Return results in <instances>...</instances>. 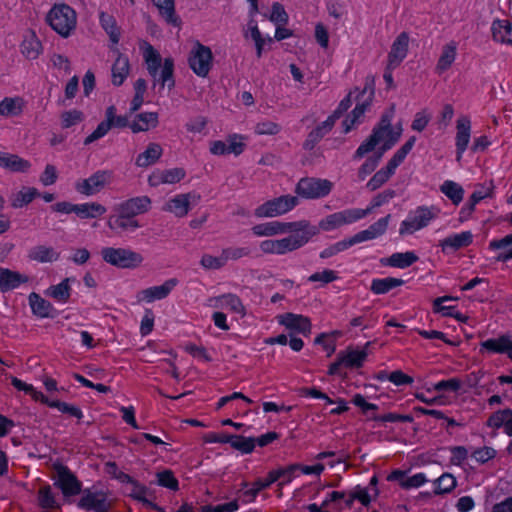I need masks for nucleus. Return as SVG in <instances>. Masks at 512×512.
Masks as SVG:
<instances>
[{
  "label": "nucleus",
  "instance_id": "45",
  "mask_svg": "<svg viewBox=\"0 0 512 512\" xmlns=\"http://www.w3.org/2000/svg\"><path fill=\"white\" fill-rule=\"evenodd\" d=\"M155 6L158 8L161 16L165 21L174 26H179L180 21L175 15L174 0H152Z\"/></svg>",
  "mask_w": 512,
  "mask_h": 512
},
{
  "label": "nucleus",
  "instance_id": "53",
  "mask_svg": "<svg viewBox=\"0 0 512 512\" xmlns=\"http://www.w3.org/2000/svg\"><path fill=\"white\" fill-rule=\"evenodd\" d=\"M230 445L241 453H251L255 448V438L232 435Z\"/></svg>",
  "mask_w": 512,
  "mask_h": 512
},
{
  "label": "nucleus",
  "instance_id": "31",
  "mask_svg": "<svg viewBox=\"0 0 512 512\" xmlns=\"http://www.w3.org/2000/svg\"><path fill=\"white\" fill-rule=\"evenodd\" d=\"M25 108V100L19 96L5 97L0 100V116L4 118L19 117Z\"/></svg>",
  "mask_w": 512,
  "mask_h": 512
},
{
  "label": "nucleus",
  "instance_id": "54",
  "mask_svg": "<svg viewBox=\"0 0 512 512\" xmlns=\"http://www.w3.org/2000/svg\"><path fill=\"white\" fill-rule=\"evenodd\" d=\"M79 506L85 509L105 507V497L101 493H87L80 500Z\"/></svg>",
  "mask_w": 512,
  "mask_h": 512
},
{
  "label": "nucleus",
  "instance_id": "19",
  "mask_svg": "<svg viewBox=\"0 0 512 512\" xmlns=\"http://www.w3.org/2000/svg\"><path fill=\"white\" fill-rule=\"evenodd\" d=\"M163 153L164 148L160 143L149 142L144 149L136 155L134 164L137 168L146 169L157 164L162 158Z\"/></svg>",
  "mask_w": 512,
  "mask_h": 512
},
{
  "label": "nucleus",
  "instance_id": "14",
  "mask_svg": "<svg viewBox=\"0 0 512 512\" xmlns=\"http://www.w3.org/2000/svg\"><path fill=\"white\" fill-rule=\"evenodd\" d=\"M333 186V182L328 179L303 178L297 183L296 193L305 199H319L329 195Z\"/></svg>",
  "mask_w": 512,
  "mask_h": 512
},
{
  "label": "nucleus",
  "instance_id": "34",
  "mask_svg": "<svg viewBox=\"0 0 512 512\" xmlns=\"http://www.w3.org/2000/svg\"><path fill=\"white\" fill-rule=\"evenodd\" d=\"M99 21L101 27L109 37V40L112 44L111 48L114 50L115 46L119 43L121 36V31L115 18L108 13L101 12L99 15Z\"/></svg>",
  "mask_w": 512,
  "mask_h": 512
},
{
  "label": "nucleus",
  "instance_id": "18",
  "mask_svg": "<svg viewBox=\"0 0 512 512\" xmlns=\"http://www.w3.org/2000/svg\"><path fill=\"white\" fill-rule=\"evenodd\" d=\"M178 281L175 278L168 279L160 285L151 286L138 292L137 300L143 303H153L168 297L172 290L177 286Z\"/></svg>",
  "mask_w": 512,
  "mask_h": 512
},
{
  "label": "nucleus",
  "instance_id": "52",
  "mask_svg": "<svg viewBox=\"0 0 512 512\" xmlns=\"http://www.w3.org/2000/svg\"><path fill=\"white\" fill-rule=\"evenodd\" d=\"M84 120V113L78 109L65 111L60 116L61 126L65 129L80 124Z\"/></svg>",
  "mask_w": 512,
  "mask_h": 512
},
{
  "label": "nucleus",
  "instance_id": "64",
  "mask_svg": "<svg viewBox=\"0 0 512 512\" xmlns=\"http://www.w3.org/2000/svg\"><path fill=\"white\" fill-rule=\"evenodd\" d=\"M58 179V170L54 165L48 164L45 166L44 171L40 175V182L43 186H51L56 183Z\"/></svg>",
  "mask_w": 512,
  "mask_h": 512
},
{
  "label": "nucleus",
  "instance_id": "61",
  "mask_svg": "<svg viewBox=\"0 0 512 512\" xmlns=\"http://www.w3.org/2000/svg\"><path fill=\"white\" fill-rule=\"evenodd\" d=\"M511 416V410L510 409H504L497 411L493 413L490 418L488 419V426L493 428H500L501 426H504V429H506L507 420L508 417Z\"/></svg>",
  "mask_w": 512,
  "mask_h": 512
},
{
  "label": "nucleus",
  "instance_id": "1",
  "mask_svg": "<svg viewBox=\"0 0 512 512\" xmlns=\"http://www.w3.org/2000/svg\"><path fill=\"white\" fill-rule=\"evenodd\" d=\"M251 233L255 237L287 235L278 239H266L259 244V249L264 254L284 255L306 245L318 233V228L306 220H273L253 225Z\"/></svg>",
  "mask_w": 512,
  "mask_h": 512
},
{
  "label": "nucleus",
  "instance_id": "27",
  "mask_svg": "<svg viewBox=\"0 0 512 512\" xmlns=\"http://www.w3.org/2000/svg\"><path fill=\"white\" fill-rule=\"evenodd\" d=\"M207 305L214 309H225L236 314H243L244 307L240 299L235 295H222L208 299Z\"/></svg>",
  "mask_w": 512,
  "mask_h": 512
},
{
  "label": "nucleus",
  "instance_id": "24",
  "mask_svg": "<svg viewBox=\"0 0 512 512\" xmlns=\"http://www.w3.org/2000/svg\"><path fill=\"white\" fill-rule=\"evenodd\" d=\"M107 213V207L97 201L78 203L77 218L83 221H99Z\"/></svg>",
  "mask_w": 512,
  "mask_h": 512
},
{
  "label": "nucleus",
  "instance_id": "22",
  "mask_svg": "<svg viewBox=\"0 0 512 512\" xmlns=\"http://www.w3.org/2000/svg\"><path fill=\"white\" fill-rule=\"evenodd\" d=\"M389 222L390 215L380 218L372 225H370L367 229L359 231L355 235L351 236L353 244L356 245L362 242L371 241L379 238L386 232Z\"/></svg>",
  "mask_w": 512,
  "mask_h": 512
},
{
  "label": "nucleus",
  "instance_id": "58",
  "mask_svg": "<svg viewBox=\"0 0 512 512\" xmlns=\"http://www.w3.org/2000/svg\"><path fill=\"white\" fill-rule=\"evenodd\" d=\"M297 471H299L298 465L294 464L287 468L273 470L272 474L277 475V481L281 480L279 486H283L292 482V480L297 476Z\"/></svg>",
  "mask_w": 512,
  "mask_h": 512
},
{
  "label": "nucleus",
  "instance_id": "9",
  "mask_svg": "<svg viewBox=\"0 0 512 512\" xmlns=\"http://www.w3.org/2000/svg\"><path fill=\"white\" fill-rule=\"evenodd\" d=\"M127 126L128 118L124 115H118L117 108L114 105H110L105 109L104 119L85 137L83 143L88 146L105 137L112 128H125Z\"/></svg>",
  "mask_w": 512,
  "mask_h": 512
},
{
  "label": "nucleus",
  "instance_id": "50",
  "mask_svg": "<svg viewBox=\"0 0 512 512\" xmlns=\"http://www.w3.org/2000/svg\"><path fill=\"white\" fill-rule=\"evenodd\" d=\"M337 213L343 226L351 225L367 217V211L361 208H348L338 211Z\"/></svg>",
  "mask_w": 512,
  "mask_h": 512
},
{
  "label": "nucleus",
  "instance_id": "28",
  "mask_svg": "<svg viewBox=\"0 0 512 512\" xmlns=\"http://www.w3.org/2000/svg\"><path fill=\"white\" fill-rule=\"evenodd\" d=\"M73 282L74 278H64L58 284L48 287L44 293L46 296L54 299L57 303L66 304L71 297V286Z\"/></svg>",
  "mask_w": 512,
  "mask_h": 512
},
{
  "label": "nucleus",
  "instance_id": "13",
  "mask_svg": "<svg viewBox=\"0 0 512 512\" xmlns=\"http://www.w3.org/2000/svg\"><path fill=\"white\" fill-rule=\"evenodd\" d=\"M112 180L113 172L111 170L102 169L87 178L77 180L74 184V188L80 195L90 197L100 193L105 187L110 185Z\"/></svg>",
  "mask_w": 512,
  "mask_h": 512
},
{
  "label": "nucleus",
  "instance_id": "51",
  "mask_svg": "<svg viewBox=\"0 0 512 512\" xmlns=\"http://www.w3.org/2000/svg\"><path fill=\"white\" fill-rule=\"evenodd\" d=\"M44 404L51 408L57 409L61 413L68 414L78 419L83 417L82 411L75 405H71L60 400H51L50 398H48V402H44Z\"/></svg>",
  "mask_w": 512,
  "mask_h": 512
},
{
  "label": "nucleus",
  "instance_id": "23",
  "mask_svg": "<svg viewBox=\"0 0 512 512\" xmlns=\"http://www.w3.org/2000/svg\"><path fill=\"white\" fill-rule=\"evenodd\" d=\"M20 52L28 60H35L42 53V44L35 31L27 29L22 35Z\"/></svg>",
  "mask_w": 512,
  "mask_h": 512
},
{
  "label": "nucleus",
  "instance_id": "33",
  "mask_svg": "<svg viewBox=\"0 0 512 512\" xmlns=\"http://www.w3.org/2000/svg\"><path fill=\"white\" fill-rule=\"evenodd\" d=\"M339 118L337 109L330 114L325 120L318 123L316 127L310 132L306 146H313L314 143L319 141L324 135H326L334 126L335 122Z\"/></svg>",
  "mask_w": 512,
  "mask_h": 512
},
{
  "label": "nucleus",
  "instance_id": "42",
  "mask_svg": "<svg viewBox=\"0 0 512 512\" xmlns=\"http://www.w3.org/2000/svg\"><path fill=\"white\" fill-rule=\"evenodd\" d=\"M59 256V253L55 249L48 246H37L29 252V258L40 263L57 261Z\"/></svg>",
  "mask_w": 512,
  "mask_h": 512
},
{
  "label": "nucleus",
  "instance_id": "26",
  "mask_svg": "<svg viewBox=\"0 0 512 512\" xmlns=\"http://www.w3.org/2000/svg\"><path fill=\"white\" fill-rule=\"evenodd\" d=\"M55 484L61 489L64 496L76 495L80 491V484L64 467L57 469Z\"/></svg>",
  "mask_w": 512,
  "mask_h": 512
},
{
  "label": "nucleus",
  "instance_id": "38",
  "mask_svg": "<svg viewBox=\"0 0 512 512\" xmlns=\"http://www.w3.org/2000/svg\"><path fill=\"white\" fill-rule=\"evenodd\" d=\"M416 142L415 137H410L390 158L385 168L392 174L396 172V169L404 162L407 155L412 150Z\"/></svg>",
  "mask_w": 512,
  "mask_h": 512
},
{
  "label": "nucleus",
  "instance_id": "35",
  "mask_svg": "<svg viewBox=\"0 0 512 512\" xmlns=\"http://www.w3.org/2000/svg\"><path fill=\"white\" fill-rule=\"evenodd\" d=\"M32 313L39 318H48L53 315V305L37 293H31L28 297Z\"/></svg>",
  "mask_w": 512,
  "mask_h": 512
},
{
  "label": "nucleus",
  "instance_id": "30",
  "mask_svg": "<svg viewBox=\"0 0 512 512\" xmlns=\"http://www.w3.org/2000/svg\"><path fill=\"white\" fill-rule=\"evenodd\" d=\"M117 52V57L111 68V81L115 86L122 85L130 73V63L127 56Z\"/></svg>",
  "mask_w": 512,
  "mask_h": 512
},
{
  "label": "nucleus",
  "instance_id": "29",
  "mask_svg": "<svg viewBox=\"0 0 512 512\" xmlns=\"http://www.w3.org/2000/svg\"><path fill=\"white\" fill-rule=\"evenodd\" d=\"M29 281L28 276L8 268H0V290L7 292Z\"/></svg>",
  "mask_w": 512,
  "mask_h": 512
},
{
  "label": "nucleus",
  "instance_id": "21",
  "mask_svg": "<svg viewBox=\"0 0 512 512\" xmlns=\"http://www.w3.org/2000/svg\"><path fill=\"white\" fill-rule=\"evenodd\" d=\"M409 49V36L401 33L394 40L388 54L387 69L393 70L406 58Z\"/></svg>",
  "mask_w": 512,
  "mask_h": 512
},
{
  "label": "nucleus",
  "instance_id": "57",
  "mask_svg": "<svg viewBox=\"0 0 512 512\" xmlns=\"http://www.w3.org/2000/svg\"><path fill=\"white\" fill-rule=\"evenodd\" d=\"M350 496L351 500L348 502L349 505L351 504L352 500H358L359 502H361V504L367 506L370 504L372 500L375 499L373 497V491L371 489L364 488L361 486H356L355 488H353V490L350 493Z\"/></svg>",
  "mask_w": 512,
  "mask_h": 512
},
{
  "label": "nucleus",
  "instance_id": "10",
  "mask_svg": "<svg viewBox=\"0 0 512 512\" xmlns=\"http://www.w3.org/2000/svg\"><path fill=\"white\" fill-rule=\"evenodd\" d=\"M437 214L438 210L435 207H417L415 210L410 211L407 217L401 222L399 233L403 236L412 235L425 228L437 217Z\"/></svg>",
  "mask_w": 512,
  "mask_h": 512
},
{
  "label": "nucleus",
  "instance_id": "46",
  "mask_svg": "<svg viewBox=\"0 0 512 512\" xmlns=\"http://www.w3.org/2000/svg\"><path fill=\"white\" fill-rule=\"evenodd\" d=\"M493 36L496 40L512 45V24L506 20L493 23Z\"/></svg>",
  "mask_w": 512,
  "mask_h": 512
},
{
  "label": "nucleus",
  "instance_id": "32",
  "mask_svg": "<svg viewBox=\"0 0 512 512\" xmlns=\"http://www.w3.org/2000/svg\"><path fill=\"white\" fill-rule=\"evenodd\" d=\"M29 160L15 154L0 153V167L11 172L27 173L31 169Z\"/></svg>",
  "mask_w": 512,
  "mask_h": 512
},
{
  "label": "nucleus",
  "instance_id": "43",
  "mask_svg": "<svg viewBox=\"0 0 512 512\" xmlns=\"http://www.w3.org/2000/svg\"><path fill=\"white\" fill-rule=\"evenodd\" d=\"M11 384L19 391L29 395L32 400L44 404L48 402V397L45 396L41 391L36 389L32 384L26 383L16 377H11Z\"/></svg>",
  "mask_w": 512,
  "mask_h": 512
},
{
  "label": "nucleus",
  "instance_id": "48",
  "mask_svg": "<svg viewBox=\"0 0 512 512\" xmlns=\"http://www.w3.org/2000/svg\"><path fill=\"white\" fill-rule=\"evenodd\" d=\"M281 132V125L275 121L262 119L254 126V133L258 136H274Z\"/></svg>",
  "mask_w": 512,
  "mask_h": 512
},
{
  "label": "nucleus",
  "instance_id": "3",
  "mask_svg": "<svg viewBox=\"0 0 512 512\" xmlns=\"http://www.w3.org/2000/svg\"><path fill=\"white\" fill-rule=\"evenodd\" d=\"M151 207V199L140 196L118 204L114 213L106 219V227L115 234L134 233L142 227L137 215L146 213Z\"/></svg>",
  "mask_w": 512,
  "mask_h": 512
},
{
  "label": "nucleus",
  "instance_id": "25",
  "mask_svg": "<svg viewBox=\"0 0 512 512\" xmlns=\"http://www.w3.org/2000/svg\"><path fill=\"white\" fill-rule=\"evenodd\" d=\"M159 124V115L157 112H142L137 114L132 121H128V126L133 133L147 132L155 129Z\"/></svg>",
  "mask_w": 512,
  "mask_h": 512
},
{
  "label": "nucleus",
  "instance_id": "15",
  "mask_svg": "<svg viewBox=\"0 0 512 512\" xmlns=\"http://www.w3.org/2000/svg\"><path fill=\"white\" fill-rule=\"evenodd\" d=\"M200 200V196L195 192L180 193L169 198L162 207L164 212L170 213L178 218L188 215L189 211Z\"/></svg>",
  "mask_w": 512,
  "mask_h": 512
},
{
  "label": "nucleus",
  "instance_id": "40",
  "mask_svg": "<svg viewBox=\"0 0 512 512\" xmlns=\"http://www.w3.org/2000/svg\"><path fill=\"white\" fill-rule=\"evenodd\" d=\"M263 16L274 26L289 23V15L284 5L278 1H274Z\"/></svg>",
  "mask_w": 512,
  "mask_h": 512
},
{
  "label": "nucleus",
  "instance_id": "16",
  "mask_svg": "<svg viewBox=\"0 0 512 512\" xmlns=\"http://www.w3.org/2000/svg\"><path fill=\"white\" fill-rule=\"evenodd\" d=\"M471 120L461 116L456 120L454 132L455 161L461 163L471 139Z\"/></svg>",
  "mask_w": 512,
  "mask_h": 512
},
{
  "label": "nucleus",
  "instance_id": "6",
  "mask_svg": "<svg viewBox=\"0 0 512 512\" xmlns=\"http://www.w3.org/2000/svg\"><path fill=\"white\" fill-rule=\"evenodd\" d=\"M99 253L104 263L118 269L135 270L145 261L140 252L129 247L104 246Z\"/></svg>",
  "mask_w": 512,
  "mask_h": 512
},
{
  "label": "nucleus",
  "instance_id": "11",
  "mask_svg": "<svg viewBox=\"0 0 512 512\" xmlns=\"http://www.w3.org/2000/svg\"><path fill=\"white\" fill-rule=\"evenodd\" d=\"M247 146V136L239 133L229 134L225 139L211 140L208 144L209 153L213 156H239Z\"/></svg>",
  "mask_w": 512,
  "mask_h": 512
},
{
  "label": "nucleus",
  "instance_id": "59",
  "mask_svg": "<svg viewBox=\"0 0 512 512\" xmlns=\"http://www.w3.org/2000/svg\"><path fill=\"white\" fill-rule=\"evenodd\" d=\"M319 229L322 231H333L343 227L341 219L337 212L332 213L324 217L319 221Z\"/></svg>",
  "mask_w": 512,
  "mask_h": 512
},
{
  "label": "nucleus",
  "instance_id": "55",
  "mask_svg": "<svg viewBox=\"0 0 512 512\" xmlns=\"http://www.w3.org/2000/svg\"><path fill=\"white\" fill-rule=\"evenodd\" d=\"M200 265L206 270H218L226 265L223 253L217 255L204 254L201 257Z\"/></svg>",
  "mask_w": 512,
  "mask_h": 512
},
{
  "label": "nucleus",
  "instance_id": "47",
  "mask_svg": "<svg viewBox=\"0 0 512 512\" xmlns=\"http://www.w3.org/2000/svg\"><path fill=\"white\" fill-rule=\"evenodd\" d=\"M341 363L347 367H360L367 357L365 350H347L340 354Z\"/></svg>",
  "mask_w": 512,
  "mask_h": 512
},
{
  "label": "nucleus",
  "instance_id": "62",
  "mask_svg": "<svg viewBox=\"0 0 512 512\" xmlns=\"http://www.w3.org/2000/svg\"><path fill=\"white\" fill-rule=\"evenodd\" d=\"M354 244L352 242V239L351 237L349 238H346V239H343L337 243H335L334 245L324 249L320 256L322 258H327V257H330V256H333L341 251H344L350 247H352Z\"/></svg>",
  "mask_w": 512,
  "mask_h": 512
},
{
  "label": "nucleus",
  "instance_id": "36",
  "mask_svg": "<svg viewBox=\"0 0 512 512\" xmlns=\"http://www.w3.org/2000/svg\"><path fill=\"white\" fill-rule=\"evenodd\" d=\"M39 195L40 193L37 188L31 186H23L11 195V206L13 208H22L30 204Z\"/></svg>",
  "mask_w": 512,
  "mask_h": 512
},
{
  "label": "nucleus",
  "instance_id": "63",
  "mask_svg": "<svg viewBox=\"0 0 512 512\" xmlns=\"http://www.w3.org/2000/svg\"><path fill=\"white\" fill-rule=\"evenodd\" d=\"M207 124H208V120L206 117L197 116V117L190 119L185 124V128L189 133L198 134V133H202L206 129Z\"/></svg>",
  "mask_w": 512,
  "mask_h": 512
},
{
  "label": "nucleus",
  "instance_id": "8",
  "mask_svg": "<svg viewBox=\"0 0 512 512\" xmlns=\"http://www.w3.org/2000/svg\"><path fill=\"white\" fill-rule=\"evenodd\" d=\"M188 65L193 73L206 78L214 66V55L210 47L195 41L188 53Z\"/></svg>",
  "mask_w": 512,
  "mask_h": 512
},
{
  "label": "nucleus",
  "instance_id": "4",
  "mask_svg": "<svg viewBox=\"0 0 512 512\" xmlns=\"http://www.w3.org/2000/svg\"><path fill=\"white\" fill-rule=\"evenodd\" d=\"M374 97L373 81L367 82L362 89L352 90L338 105L337 111L339 117L346 112L354 103L355 107L343 120V129L345 133L351 131L358 125L370 107Z\"/></svg>",
  "mask_w": 512,
  "mask_h": 512
},
{
  "label": "nucleus",
  "instance_id": "60",
  "mask_svg": "<svg viewBox=\"0 0 512 512\" xmlns=\"http://www.w3.org/2000/svg\"><path fill=\"white\" fill-rule=\"evenodd\" d=\"M391 176L392 174L385 167H383L377 173H375L374 176L368 181V189L374 191L380 188L390 179Z\"/></svg>",
  "mask_w": 512,
  "mask_h": 512
},
{
  "label": "nucleus",
  "instance_id": "12",
  "mask_svg": "<svg viewBox=\"0 0 512 512\" xmlns=\"http://www.w3.org/2000/svg\"><path fill=\"white\" fill-rule=\"evenodd\" d=\"M298 205V198L292 195H284L270 199L254 210L257 218H276L282 216Z\"/></svg>",
  "mask_w": 512,
  "mask_h": 512
},
{
  "label": "nucleus",
  "instance_id": "37",
  "mask_svg": "<svg viewBox=\"0 0 512 512\" xmlns=\"http://www.w3.org/2000/svg\"><path fill=\"white\" fill-rule=\"evenodd\" d=\"M416 142L415 137H410L390 158L385 168L392 174L396 172V169L404 162L407 155L412 150Z\"/></svg>",
  "mask_w": 512,
  "mask_h": 512
},
{
  "label": "nucleus",
  "instance_id": "41",
  "mask_svg": "<svg viewBox=\"0 0 512 512\" xmlns=\"http://www.w3.org/2000/svg\"><path fill=\"white\" fill-rule=\"evenodd\" d=\"M276 481L277 475L272 474V471H270L265 479L256 480L250 487L245 485L243 496H245L248 501H252L261 490L268 488Z\"/></svg>",
  "mask_w": 512,
  "mask_h": 512
},
{
  "label": "nucleus",
  "instance_id": "49",
  "mask_svg": "<svg viewBox=\"0 0 512 512\" xmlns=\"http://www.w3.org/2000/svg\"><path fill=\"white\" fill-rule=\"evenodd\" d=\"M134 97L130 104V110L135 112L141 108L144 103V97L147 90V82L144 79H137L133 85Z\"/></svg>",
  "mask_w": 512,
  "mask_h": 512
},
{
  "label": "nucleus",
  "instance_id": "56",
  "mask_svg": "<svg viewBox=\"0 0 512 512\" xmlns=\"http://www.w3.org/2000/svg\"><path fill=\"white\" fill-rule=\"evenodd\" d=\"M417 260V257L412 252L395 253L390 256L389 264L397 268H406L413 264Z\"/></svg>",
  "mask_w": 512,
  "mask_h": 512
},
{
  "label": "nucleus",
  "instance_id": "7",
  "mask_svg": "<svg viewBox=\"0 0 512 512\" xmlns=\"http://www.w3.org/2000/svg\"><path fill=\"white\" fill-rule=\"evenodd\" d=\"M47 20L52 29L60 36L69 37L77 25V14L67 4H55L49 11Z\"/></svg>",
  "mask_w": 512,
  "mask_h": 512
},
{
  "label": "nucleus",
  "instance_id": "20",
  "mask_svg": "<svg viewBox=\"0 0 512 512\" xmlns=\"http://www.w3.org/2000/svg\"><path fill=\"white\" fill-rule=\"evenodd\" d=\"M276 320L280 325L291 332L307 335L311 331L310 320L300 314L284 313L276 316Z\"/></svg>",
  "mask_w": 512,
  "mask_h": 512
},
{
  "label": "nucleus",
  "instance_id": "2",
  "mask_svg": "<svg viewBox=\"0 0 512 512\" xmlns=\"http://www.w3.org/2000/svg\"><path fill=\"white\" fill-rule=\"evenodd\" d=\"M394 115L393 107L382 115L371 135L356 150L355 158H362L372 151L378 152L381 157L398 142L404 129L401 121L393 122Z\"/></svg>",
  "mask_w": 512,
  "mask_h": 512
},
{
  "label": "nucleus",
  "instance_id": "5",
  "mask_svg": "<svg viewBox=\"0 0 512 512\" xmlns=\"http://www.w3.org/2000/svg\"><path fill=\"white\" fill-rule=\"evenodd\" d=\"M139 50L149 74L160 81L163 86L167 85L172 88L174 86V59L172 57L161 58L159 52L146 41L139 43Z\"/></svg>",
  "mask_w": 512,
  "mask_h": 512
},
{
  "label": "nucleus",
  "instance_id": "44",
  "mask_svg": "<svg viewBox=\"0 0 512 512\" xmlns=\"http://www.w3.org/2000/svg\"><path fill=\"white\" fill-rule=\"evenodd\" d=\"M403 283L402 279L394 277L376 278L372 280L371 291L375 294H385Z\"/></svg>",
  "mask_w": 512,
  "mask_h": 512
},
{
  "label": "nucleus",
  "instance_id": "39",
  "mask_svg": "<svg viewBox=\"0 0 512 512\" xmlns=\"http://www.w3.org/2000/svg\"><path fill=\"white\" fill-rule=\"evenodd\" d=\"M481 347L491 352L506 353L512 359V341L508 335L486 340L481 343Z\"/></svg>",
  "mask_w": 512,
  "mask_h": 512
},
{
  "label": "nucleus",
  "instance_id": "17",
  "mask_svg": "<svg viewBox=\"0 0 512 512\" xmlns=\"http://www.w3.org/2000/svg\"><path fill=\"white\" fill-rule=\"evenodd\" d=\"M185 176L186 171L181 167L155 169L148 175L147 182L151 187L174 185L181 182Z\"/></svg>",
  "mask_w": 512,
  "mask_h": 512
}]
</instances>
